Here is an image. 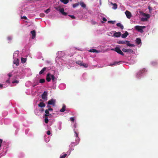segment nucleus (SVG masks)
Segmentation results:
<instances>
[{"instance_id":"nucleus-6","label":"nucleus","mask_w":158,"mask_h":158,"mask_svg":"<svg viewBox=\"0 0 158 158\" xmlns=\"http://www.w3.org/2000/svg\"><path fill=\"white\" fill-rule=\"evenodd\" d=\"M55 100L53 99H51L48 102V105H52L54 106L55 105Z\"/></svg>"},{"instance_id":"nucleus-47","label":"nucleus","mask_w":158,"mask_h":158,"mask_svg":"<svg viewBox=\"0 0 158 158\" xmlns=\"http://www.w3.org/2000/svg\"><path fill=\"white\" fill-rule=\"evenodd\" d=\"M21 18L24 19H25L27 20V18L25 16H23V17H21Z\"/></svg>"},{"instance_id":"nucleus-36","label":"nucleus","mask_w":158,"mask_h":158,"mask_svg":"<svg viewBox=\"0 0 158 158\" xmlns=\"http://www.w3.org/2000/svg\"><path fill=\"white\" fill-rule=\"evenodd\" d=\"M50 11V8H48L45 10L44 11V12L46 14H48L49 12Z\"/></svg>"},{"instance_id":"nucleus-58","label":"nucleus","mask_w":158,"mask_h":158,"mask_svg":"<svg viewBox=\"0 0 158 158\" xmlns=\"http://www.w3.org/2000/svg\"><path fill=\"white\" fill-rule=\"evenodd\" d=\"M36 85H33V86H36Z\"/></svg>"},{"instance_id":"nucleus-31","label":"nucleus","mask_w":158,"mask_h":158,"mask_svg":"<svg viewBox=\"0 0 158 158\" xmlns=\"http://www.w3.org/2000/svg\"><path fill=\"white\" fill-rule=\"evenodd\" d=\"M108 23H111L112 24H114L115 23V21H108Z\"/></svg>"},{"instance_id":"nucleus-43","label":"nucleus","mask_w":158,"mask_h":158,"mask_svg":"<svg viewBox=\"0 0 158 158\" xmlns=\"http://www.w3.org/2000/svg\"><path fill=\"white\" fill-rule=\"evenodd\" d=\"M70 120L71 121L73 122L74 121V118L73 117H71L70 118Z\"/></svg>"},{"instance_id":"nucleus-55","label":"nucleus","mask_w":158,"mask_h":158,"mask_svg":"<svg viewBox=\"0 0 158 158\" xmlns=\"http://www.w3.org/2000/svg\"><path fill=\"white\" fill-rule=\"evenodd\" d=\"M2 86H3L1 84H0V88H2Z\"/></svg>"},{"instance_id":"nucleus-51","label":"nucleus","mask_w":158,"mask_h":158,"mask_svg":"<svg viewBox=\"0 0 158 158\" xmlns=\"http://www.w3.org/2000/svg\"><path fill=\"white\" fill-rule=\"evenodd\" d=\"M75 133L76 134V137H78V134L76 131L75 132Z\"/></svg>"},{"instance_id":"nucleus-2","label":"nucleus","mask_w":158,"mask_h":158,"mask_svg":"<svg viewBox=\"0 0 158 158\" xmlns=\"http://www.w3.org/2000/svg\"><path fill=\"white\" fill-rule=\"evenodd\" d=\"M143 15L144 16L146 17L145 18H142L141 19V21L144 22L148 21V19L150 18V15L149 14L143 13Z\"/></svg>"},{"instance_id":"nucleus-59","label":"nucleus","mask_w":158,"mask_h":158,"mask_svg":"<svg viewBox=\"0 0 158 158\" xmlns=\"http://www.w3.org/2000/svg\"><path fill=\"white\" fill-rule=\"evenodd\" d=\"M70 1H72V0H70Z\"/></svg>"},{"instance_id":"nucleus-5","label":"nucleus","mask_w":158,"mask_h":158,"mask_svg":"<svg viewBox=\"0 0 158 158\" xmlns=\"http://www.w3.org/2000/svg\"><path fill=\"white\" fill-rule=\"evenodd\" d=\"M125 13L127 18L129 19L131 18V13L130 11L128 10H126L125 11Z\"/></svg>"},{"instance_id":"nucleus-40","label":"nucleus","mask_w":158,"mask_h":158,"mask_svg":"<svg viewBox=\"0 0 158 158\" xmlns=\"http://www.w3.org/2000/svg\"><path fill=\"white\" fill-rule=\"evenodd\" d=\"M40 17H43L44 16H45V14L43 13H41L40 14Z\"/></svg>"},{"instance_id":"nucleus-46","label":"nucleus","mask_w":158,"mask_h":158,"mask_svg":"<svg viewBox=\"0 0 158 158\" xmlns=\"http://www.w3.org/2000/svg\"><path fill=\"white\" fill-rule=\"evenodd\" d=\"M2 142V140L0 139V148L1 147Z\"/></svg>"},{"instance_id":"nucleus-12","label":"nucleus","mask_w":158,"mask_h":158,"mask_svg":"<svg viewBox=\"0 0 158 158\" xmlns=\"http://www.w3.org/2000/svg\"><path fill=\"white\" fill-rule=\"evenodd\" d=\"M60 13L63 15L66 16L67 15V13L66 12H64V10L63 8H62L61 10L60 11Z\"/></svg>"},{"instance_id":"nucleus-29","label":"nucleus","mask_w":158,"mask_h":158,"mask_svg":"<svg viewBox=\"0 0 158 158\" xmlns=\"http://www.w3.org/2000/svg\"><path fill=\"white\" fill-rule=\"evenodd\" d=\"M79 3H76L75 4H74L73 5V8H75L76 7L78 6L79 5Z\"/></svg>"},{"instance_id":"nucleus-33","label":"nucleus","mask_w":158,"mask_h":158,"mask_svg":"<svg viewBox=\"0 0 158 158\" xmlns=\"http://www.w3.org/2000/svg\"><path fill=\"white\" fill-rule=\"evenodd\" d=\"M45 81V80L44 79H40L39 82L40 83H44Z\"/></svg>"},{"instance_id":"nucleus-49","label":"nucleus","mask_w":158,"mask_h":158,"mask_svg":"<svg viewBox=\"0 0 158 158\" xmlns=\"http://www.w3.org/2000/svg\"><path fill=\"white\" fill-rule=\"evenodd\" d=\"M48 110L49 111H52L53 110V109L51 107L49 108Z\"/></svg>"},{"instance_id":"nucleus-18","label":"nucleus","mask_w":158,"mask_h":158,"mask_svg":"<svg viewBox=\"0 0 158 158\" xmlns=\"http://www.w3.org/2000/svg\"><path fill=\"white\" fill-rule=\"evenodd\" d=\"M121 61H119V62L115 61L113 64H110L109 66H113L115 65H116L118 64L119 63H120Z\"/></svg>"},{"instance_id":"nucleus-7","label":"nucleus","mask_w":158,"mask_h":158,"mask_svg":"<svg viewBox=\"0 0 158 158\" xmlns=\"http://www.w3.org/2000/svg\"><path fill=\"white\" fill-rule=\"evenodd\" d=\"M123 51L124 52H133V50L131 49H126V48H123L122 49Z\"/></svg>"},{"instance_id":"nucleus-52","label":"nucleus","mask_w":158,"mask_h":158,"mask_svg":"<svg viewBox=\"0 0 158 158\" xmlns=\"http://www.w3.org/2000/svg\"><path fill=\"white\" fill-rule=\"evenodd\" d=\"M8 75L10 77L12 76V74L10 73L8 74Z\"/></svg>"},{"instance_id":"nucleus-8","label":"nucleus","mask_w":158,"mask_h":158,"mask_svg":"<svg viewBox=\"0 0 158 158\" xmlns=\"http://www.w3.org/2000/svg\"><path fill=\"white\" fill-rule=\"evenodd\" d=\"M121 35V32H118L114 33L113 35L114 37H119Z\"/></svg>"},{"instance_id":"nucleus-22","label":"nucleus","mask_w":158,"mask_h":158,"mask_svg":"<svg viewBox=\"0 0 158 158\" xmlns=\"http://www.w3.org/2000/svg\"><path fill=\"white\" fill-rule=\"evenodd\" d=\"M117 43L119 44H126V41H119L117 42Z\"/></svg>"},{"instance_id":"nucleus-42","label":"nucleus","mask_w":158,"mask_h":158,"mask_svg":"<svg viewBox=\"0 0 158 158\" xmlns=\"http://www.w3.org/2000/svg\"><path fill=\"white\" fill-rule=\"evenodd\" d=\"M69 17H70L71 18H72V19H75L76 18V17L75 16H74V15H69Z\"/></svg>"},{"instance_id":"nucleus-21","label":"nucleus","mask_w":158,"mask_h":158,"mask_svg":"<svg viewBox=\"0 0 158 158\" xmlns=\"http://www.w3.org/2000/svg\"><path fill=\"white\" fill-rule=\"evenodd\" d=\"M89 51L92 52H98V50L94 49H90Z\"/></svg>"},{"instance_id":"nucleus-3","label":"nucleus","mask_w":158,"mask_h":158,"mask_svg":"<svg viewBox=\"0 0 158 158\" xmlns=\"http://www.w3.org/2000/svg\"><path fill=\"white\" fill-rule=\"evenodd\" d=\"M141 27L139 26H135V28L136 30H137L138 31L140 32L141 33H143V31Z\"/></svg>"},{"instance_id":"nucleus-10","label":"nucleus","mask_w":158,"mask_h":158,"mask_svg":"<svg viewBox=\"0 0 158 158\" xmlns=\"http://www.w3.org/2000/svg\"><path fill=\"white\" fill-rule=\"evenodd\" d=\"M31 33L32 35V39H34L35 36V30H33L31 31Z\"/></svg>"},{"instance_id":"nucleus-32","label":"nucleus","mask_w":158,"mask_h":158,"mask_svg":"<svg viewBox=\"0 0 158 158\" xmlns=\"http://www.w3.org/2000/svg\"><path fill=\"white\" fill-rule=\"evenodd\" d=\"M44 116L45 118H48V117H51L52 116V115L51 114H45Z\"/></svg>"},{"instance_id":"nucleus-37","label":"nucleus","mask_w":158,"mask_h":158,"mask_svg":"<svg viewBox=\"0 0 158 158\" xmlns=\"http://www.w3.org/2000/svg\"><path fill=\"white\" fill-rule=\"evenodd\" d=\"M82 66H83L85 68H87L88 66V65L87 64L83 63Z\"/></svg>"},{"instance_id":"nucleus-53","label":"nucleus","mask_w":158,"mask_h":158,"mask_svg":"<svg viewBox=\"0 0 158 158\" xmlns=\"http://www.w3.org/2000/svg\"><path fill=\"white\" fill-rule=\"evenodd\" d=\"M140 26L142 28V29H143L145 27V26Z\"/></svg>"},{"instance_id":"nucleus-27","label":"nucleus","mask_w":158,"mask_h":158,"mask_svg":"<svg viewBox=\"0 0 158 158\" xmlns=\"http://www.w3.org/2000/svg\"><path fill=\"white\" fill-rule=\"evenodd\" d=\"M80 4L82 7L85 8L86 7L85 4L83 2H80Z\"/></svg>"},{"instance_id":"nucleus-44","label":"nucleus","mask_w":158,"mask_h":158,"mask_svg":"<svg viewBox=\"0 0 158 158\" xmlns=\"http://www.w3.org/2000/svg\"><path fill=\"white\" fill-rule=\"evenodd\" d=\"M19 81L18 80H15V81H13L12 82V83H19Z\"/></svg>"},{"instance_id":"nucleus-45","label":"nucleus","mask_w":158,"mask_h":158,"mask_svg":"<svg viewBox=\"0 0 158 158\" xmlns=\"http://www.w3.org/2000/svg\"><path fill=\"white\" fill-rule=\"evenodd\" d=\"M7 39L8 40H10V41L11 40H12V38L11 36H8L7 37Z\"/></svg>"},{"instance_id":"nucleus-1","label":"nucleus","mask_w":158,"mask_h":158,"mask_svg":"<svg viewBox=\"0 0 158 158\" xmlns=\"http://www.w3.org/2000/svg\"><path fill=\"white\" fill-rule=\"evenodd\" d=\"M111 50L116 52L122 56L124 55V54L118 47H116L114 48L111 49Z\"/></svg>"},{"instance_id":"nucleus-28","label":"nucleus","mask_w":158,"mask_h":158,"mask_svg":"<svg viewBox=\"0 0 158 158\" xmlns=\"http://www.w3.org/2000/svg\"><path fill=\"white\" fill-rule=\"evenodd\" d=\"M54 8L57 11H59L60 12L61 10V8L60 6L58 7H55Z\"/></svg>"},{"instance_id":"nucleus-11","label":"nucleus","mask_w":158,"mask_h":158,"mask_svg":"<svg viewBox=\"0 0 158 158\" xmlns=\"http://www.w3.org/2000/svg\"><path fill=\"white\" fill-rule=\"evenodd\" d=\"M50 73H48L47 74L46 77V80L48 82H49L50 81L51 79L50 77Z\"/></svg>"},{"instance_id":"nucleus-30","label":"nucleus","mask_w":158,"mask_h":158,"mask_svg":"<svg viewBox=\"0 0 158 158\" xmlns=\"http://www.w3.org/2000/svg\"><path fill=\"white\" fill-rule=\"evenodd\" d=\"M26 59L23 58H21V62L23 63H24L26 62Z\"/></svg>"},{"instance_id":"nucleus-9","label":"nucleus","mask_w":158,"mask_h":158,"mask_svg":"<svg viewBox=\"0 0 158 158\" xmlns=\"http://www.w3.org/2000/svg\"><path fill=\"white\" fill-rule=\"evenodd\" d=\"M128 33L127 31H125L124 33L122 34V37L123 38H126L128 35Z\"/></svg>"},{"instance_id":"nucleus-54","label":"nucleus","mask_w":158,"mask_h":158,"mask_svg":"<svg viewBox=\"0 0 158 158\" xmlns=\"http://www.w3.org/2000/svg\"><path fill=\"white\" fill-rule=\"evenodd\" d=\"M6 82H8V83H9V82H10V80H9V79H8V80H7V81H6Z\"/></svg>"},{"instance_id":"nucleus-56","label":"nucleus","mask_w":158,"mask_h":158,"mask_svg":"<svg viewBox=\"0 0 158 158\" xmlns=\"http://www.w3.org/2000/svg\"><path fill=\"white\" fill-rule=\"evenodd\" d=\"M47 107H48V108L50 107V106L49 105L47 106Z\"/></svg>"},{"instance_id":"nucleus-17","label":"nucleus","mask_w":158,"mask_h":158,"mask_svg":"<svg viewBox=\"0 0 158 158\" xmlns=\"http://www.w3.org/2000/svg\"><path fill=\"white\" fill-rule=\"evenodd\" d=\"M126 44L127 45L130 47H134V44H130L128 41H126Z\"/></svg>"},{"instance_id":"nucleus-34","label":"nucleus","mask_w":158,"mask_h":158,"mask_svg":"<svg viewBox=\"0 0 158 158\" xmlns=\"http://www.w3.org/2000/svg\"><path fill=\"white\" fill-rule=\"evenodd\" d=\"M67 154H64L63 155H61L60 156V158H65V157L66 156Z\"/></svg>"},{"instance_id":"nucleus-48","label":"nucleus","mask_w":158,"mask_h":158,"mask_svg":"<svg viewBox=\"0 0 158 158\" xmlns=\"http://www.w3.org/2000/svg\"><path fill=\"white\" fill-rule=\"evenodd\" d=\"M47 134L48 135H50L51 134V132L49 131H47Z\"/></svg>"},{"instance_id":"nucleus-41","label":"nucleus","mask_w":158,"mask_h":158,"mask_svg":"<svg viewBox=\"0 0 158 158\" xmlns=\"http://www.w3.org/2000/svg\"><path fill=\"white\" fill-rule=\"evenodd\" d=\"M45 112L46 114H49V111L48 110V109L46 110H45Z\"/></svg>"},{"instance_id":"nucleus-57","label":"nucleus","mask_w":158,"mask_h":158,"mask_svg":"<svg viewBox=\"0 0 158 158\" xmlns=\"http://www.w3.org/2000/svg\"><path fill=\"white\" fill-rule=\"evenodd\" d=\"M44 110V109H42V110H41L42 111H43Z\"/></svg>"},{"instance_id":"nucleus-16","label":"nucleus","mask_w":158,"mask_h":158,"mask_svg":"<svg viewBox=\"0 0 158 158\" xmlns=\"http://www.w3.org/2000/svg\"><path fill=\"white\" fill-rule=\"evenodd\" d=\"M47 69V67H44L39 72V74L40 75L41 74H43L44 72Z\"/></svg>"},{"instance_id":"nucleus-24","label":"nucleus","mask_w":158,"mask_h":158,"mask_svg":"<svg viewBox=\"0 0 158 158\" xmlns=\"http://www.w3.org/2000/svg\"><path fill=\"white\" fill-rule=\"evenodd\" d=\"M14 63L17 66H18L19 64V60L17 59L16 60L14 61Z\"/></svg>"},{"instance_id":"nucleus-23","label":"nucleus","mask_w":158,"mask_h":158,"mask_svg":"<svg viewBox=\"0 0 158 158\" xmlns=\"http://www.w3.org/2000/svg\"><path fill=\"white\" fill-rule=\"evenodd\" d=\"M136 43L139 44L141 42V39L139 38H137L136 39Z\"/></svg>"},{"instance_id":"nucleus-15","label":"nucleus","mask_w":158,"mask_h":158,"mask_svg":"<svg viewBox=\"0 0 158 158\" xmlns=\"http://www.w3.org/2000/svg\"><path fill=\"white\" fill-rule=\"evenodd\" d=\"M116 25L117 26L119 27L122 30L124 28L123 26L120 23H117Z\"/></svg>"},{"instance_id":"nucleus-35","label":"nucleus","mask_w":158,"mask_h":158,"mask_svg":"<svg viewBox=\"0 0 158 158\" xmlns=\"http://www.w3.org/2000/svg\"><path fill=\"white\" fill-rule=\"evenodd\" d=\"M51 76L52 81H54L55 79V76L53 75H51Z\"/></svg>"},{"instance_id":"nucleus-26","label":"nucleus","mask_w":158,"mask_h":158,"mask_svg":"<svg viewBox=\"0 0 158 158\" xmlns=\"http://www.w3.org/2000/svg\"><path fill=\"white\" fill-rule=\"evenodd\" d=\"M60 1L65 4H67L69 2V0H60Z\"/></svg>"},{"instance_id":"nucleus-50","label":"nucleus","mask_w":158,"mask_h":158,"mask_svg":"<svg viewBox=\"0 0 158 158\" xmlns=\"http://www.w3.org/2000/svg\"><path fill=\"white\" fill-rule=\"evenodd\" d=\"M102 20L103 21L106 22L107 21V19L105 18H103Z\"/></svg>"},{"instance_id":"nucleus-14","label":"nucleus","mask_w":158,"mask_h":158,"mask_svg":"<svg viewBox=\"0 0 158 158\" xmlns=\"http://www.w3.org/2000/svg\"><path fill=\"white\" fill-rule=\"evenodd\" d=\"M45 104L43 102H40L38 104V106L40 107H44L45 106Z\"/></svg>"},{"instance_id":"nucleus-13","label":"nucleus","mask_w":158,"mask_h":158,"mask_svg":"<svg viewBox=\"0 0 158 158\" xmlns=\"http://www.w3.org/2000/svg\"><path fill=\"white\" fill-rule=\"evenodd\" d=\"M111 4H112L113 6L112 7V8L113 9L115 10L117 8V4L115 3H113L112 2H111Z\"/></svg>"},{"instance_id":"nucleus-38","label":"nucleus","mask_w":158,"mask_h":158,"mask_svg":"<svg viewBox=\"0 0 158 158\" xmlns=\"http://www.w3.org/2000/svg\"><path fill=\"white\" fill-rule=\"evenodd\" d=\"M48 118H45V122L46 123H48Z\"/></svg>"},{"instance_id":"nucleus-20","label":"nucleus","mask_w":158,"mask_h":158,"mask_svg":"<svg viewBox=\"0 0 158 158\" xmlns=\"http://www.w3.org/2000/svg\"><path fill=\"white\" fill-rule=\"evenodd\" d=\"M66 106L65 105H63V106L62 109H61L60 111L61 112H64L65 110Z\"/></svg>"},{"instance_id":"nucleus-4","label":"nucleus","mask_w":158,"mask_h":158,"mask_svg":"<svg viewBox=\"0 0 158 158\" xmlns=\"http://www.w3.org/2000/svg\"><path fill=\"white\" fill-rule=\"evenodd\" d=\"M47 91H44L42 95V98L44 100H46L47 98Z\"/></svg>"},{"instance_id":"nucleus-39","label":"nucleus","mask_w":158,"mask_h":158,"mask_svg":"<svg viewBox=\"0 0 158 158\" xmlns=\"http://www.w3.org/2000/svg\"><path fill=\"white\" fill-rule=\"evenodd\" d=\"M148 8L150 12L152 11V7H151L150 6H148Z\"/></svg>"},{"instance_id":"nucleus-25","label":"nucleus","mask_w":158,"mask_h":158,"mask_svg":"<svg viewBox=\"0 0 158 158\" xmlns=\"http://www.w3.org/2000/svg\"><path fill=\"white\" fill-rule=\"evenodd\" d=\"M76 63L79 65L82 66V62L80 60H78L77 61H76Z\"/></svg>"},{"instance_id":"nucleus-19","label":"nucleus","mask_w":158,"mask_h":158,"mask_svg":"<svg viewBox=\"0 0 158 158\" xmlns=\"http://www.w3.org/2000/svg\"><path fill=\"white\" fill-rule=\"evenodd\" d=\"M145 69H142L140 70V71L137 74V77H138V76H137L138 75H140L141 73H142L144 72L145 71Z\"/></svg>"}]
</instances>
